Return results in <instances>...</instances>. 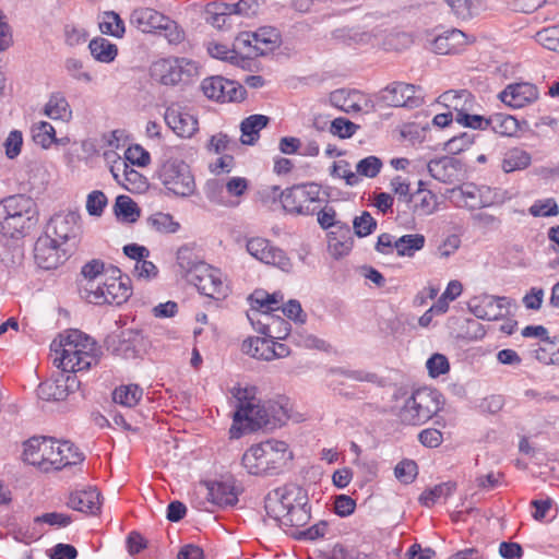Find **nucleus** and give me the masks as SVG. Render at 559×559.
Masks as SVG:
<instances>
[{"label": "nucleus", "mask_w": 559, "mask_h": 559, "mask_svg": "<svg viewBox=\"0 0 559 559\" xmlns=\"http://www.w3.org/2000/svg\"><path fill=\"white\" fill-rule=\"evenodd\" d=\"M55 239L40 236L34 246V259L36 264L44 270H53L66 260V252Z\"/></svg>", "instance_id": "21"}, {"label": "nucleus", "mask_w": 559, "mask_h": 559, "mask_svg": "<svg viewBox=\"0 0 559 559\" xmlns=\"http://www.w3.org/2000/svg\"><path fill=\"white\" fill-rule=\"evenodd\" d=\"M266 514L284 527H301L310 520L308 497L298 485L288 484L267 493L264 501Z\"/></svg>", "instance_id": "3"}, {"label": "nucleus", "mask_w": 559, "mask_h": 559, "mask_svg": "<svg viewBox=\"0 0 559 559\" xmlns=\"http://www.w3.org/2000/svg\"><path fill=\"white\" fill-rule=\"evenodd\" d=\"M248 252L257 260L280 267L281 270H288L290 261L283 250L273 246L267 239L255 237L247 242Z\"/></svg>", "instance_id": "18"}, {"label": "nucleus", "mask_w": 559, "mask_h": 559, "mask_svg": "<svg viewBox=\"0 0 559 559\" xmlns=\"http://www.w3.org/2000/svg\"><path fill=\"white\" fill-rule=\"evenodd\" d=\"M489 128L501 136H514L520 130V123L513 116L499 112L489 117Z\"/></svg>", "instance_id": "38"}, {"label": "nucleus", "mask_w": 559, "mask_h": 559, "mask_svg": "<svg viewBox=\"0 0 559 559\" xmlns=\"http://www.w3.org/2000/svg\"><path fill=\"white\" fill-rule=\"evenodd\" d=\"M456 17L462 20L472 19L478 14L483 0H443Z\"/></svg>", "instance_id": "43"}, {"label": "nucleus", "mask_w": 559, "mask_h": 559, "mask_svg": "<svg viewBox=\"0 0 559 559\" xmlns=\"http://www.w3.org/2000/svg\"><path fill=\"white\" fill-rule=\"evenodd\" d=\"M111 275L98 283H91L84 288V298L94 305H116L126 302L132 295L131 281L122 276L117 269L111 270Z\"/></svg>", "instance_id": "9"}, {"label": "nucleus", "mask_w": 559, "mask_h": 559, "mask_svg": "<svg viewBox=\"0 0 559 559\" xmlns=\"http://www.w3.org/2000/svg\"><path fill=\"white\" fill-rule=\"evenodd\" d=\"M164 187L179 197H189L195 191V181L190 166L182 159L177 147L167 148L157 169Z\"/></svg>", "instance_id": "7"}, {"label": "nucleus", "mask_w": 559, "mask_h": 559, "mask_svg": "<svg viewBox=\"0 0 559 559\" xmlns=\"http://www.w3.org/2000/svg\"><path fill=\"white\" fill-rule=\"evenodd\" d=\"M123 160L132 165L144 167L150 164L151 156L146 150L136 144L127 148Z\"/></svg>", "instance_id": "64"}, {"label": "nucleus", "mask_w": 559, "mask_h": 559, "mask_svg": "<svg viewBox=\"0 0 559 559\" xmlns=\"http://www.w3.org/2000/svg\"><path fill=\"white\" fill-rule=\"evenodd\" d=\"M183 60L160 59L153 63L151 68L152 76L164 85H175L182 80Z\"/></svg>", "instance_id": "29"}, {"label": "nucleus", "mask_w": 559, "mask_h": 559, "mask_svg": "<svg viewBox=\"0 0 559 559\" xmlns=\"http://www.w3.org/2000/svg\"><path fill=\"white\" fill-rule=\"evenodd\" d=\"M382 167V162L377 156H368L358 162L356 166L357 175L369 178L376 177Z\"/></svg>", "instance_id": "63"}, {"label": "nucleus", "mask_w": 559, "mask_h": 559, "mask_svg": "<svg viewBox=\"0 0 559 559\" xmlns=\"http://www.w3.org/2000/svg\"><path fill=\"white\" fill-rule=\"evenodd\" d=\"M147 225L158 233H175L179 224L169 214L155 213L147 218Z\"/></svg>", "instance_id": "53"}, {"label": "nucleus", "mask_w": 559, "mask_h": 559, "mask_svg": "<svg viewBox=\"0 0 559 559\" xmlns=\"http://www.w3.org/2000/svg\"><path fill=\"white\" fill-rule=\"evenodd\" d=\"M81 274L86 281L83 286V293L84 288L87 287L92 282L98 283L108 276L107 272H105V264L100 260H92L84 264L81 270Z\"/></svg>", "instance_id": "49"}, {"label": "nucleus", "mask_w": 559, "mask_h": 559, "mask_svg": "<svg viewBox=\"0 0 559 559\" xmlns=\"http://www.w3.org/2000/svg\"><path fill=\"white\" fill-rule=\"evenodd\" d=\"M532 156L528 152L520 147L508 150L502 158L501 167L506 173L522 170L531 165Z\"/></svg>", "instance_id": "37"}, {"label": "nucleus", "mask_w": 559, "mask_h": 559, "mask_svg": "<svg viewBox=\"0 0 559 559\" xmlns=\"http://www.w3.org/2000/svg\"><path fill=\"white\" fill-rule=\"evenodd\" d=\"M269 123V117L263 115H252L246 118L241 124V142L252 145L259 138V132Z\"/></svg>", "instance_id": "36"}, {"label": "nucleus", "mask_w": 559, "mask_h": 559, "mask_svg": "<svg viewBox=\"0 0 559 559\" xmlns=\"http://www.w3.org/2000/svg\"><path fill=\"white\" fill-rule=\"evenodd\" d=\"M115 213L117 217L129 223L135 222L140 216L136 203L128 195H119L116 199Z\"/></svg>", "instance_id": "46"}, {"label": "nucleus", "mask_w": 559, "mask_h": 559, "mask_svg": "<svg viewBox=\"0 0 559 559\" xmlns=\"http://www.w3.org/2000/svg\"><path fill=\"white\" fill-rule=\"evenodd\" d=\"M535 358L545 365L559 364V336L545 338L535 350Z\"/></svg>", "instance_id": "45"}, {"label": "nucleus", "mask_w": 559, "mask_h": 559, "mask_svg": "<svg viewBox=\"0 0 559 559\" xmlns=\"http://www.w3.org/2000/svg\"><path fill=\"white\" fill-rule=\"evenodd\" d=\"M107 205V197L103 191L94 190L86 198V211L92 216H100Z\"/></svg>", "instance_id": "61"}, {"label": "nucleus", "mask_w": 559, "mask_h": 559, "mask_svg": "<svg viewBox=\"0 0 559 559\" xmlns=\"http://www.w3.org/2000/svg\"><path fill=\"white\" fill-rule=\"evenodd\" d=\"M80 215L75 212L55 214L47 224L45 235L60 245L75 239L80 231Z\"/></svg>", "instance_id": "17"}, {"label": "nucleus", "mask_w": 559, "mask_h": 559, "mask_svg": "<svg viewBox=\"0 0 559 559\" xmlns=\"http://www.w3.org/2000/svg\"><path fill=\"white\" fill-rule=\"evenodd\" d=\"M226 192L229 197L235 198V201H230V205H238L240 199L247 193L249 189V181L243 177H231L225 183Z\"/></svg>", "instance_id": "54"}, {"label": "nucleus", "mask_w": 559, "mask_h": 559, "mask_svg": "<svg viewBox=\"0 0 559 559\" xmlns=\"http://www.w3.org/2000/svg\"><path fill=\"white\" fill-rule=\"evenodd\" d=\"M99 28L103 34L115 37H122L124 34V23L115 12L105 13L103 21L99 23Z\"/></svg>", "instance_id": "51"}, {"label": "nucleus", "mask_w": 559, "mask_h": 559, "mask_svg": "<svg viewBox=\"0 0 559 559\" xmlns=\"http://www.w3.org/2000/svg\"><path fill=\"white\" fill-rule=\"evenodd\" d=\"M80 388V380L72 372L60 371L53 378L41 382L37 395L44 401H62Z\"/></svg>", "instance_id": "14"}, {"label": "nucleus", "mask_w": 559, "mask_h": 559, "mask_svg": "<svg viewBox=\"0 0 559 559\" xmlns=\"http://www.w3.org/2000/svg\"><path fill=\"white\" fill-rule=\"evenodd\" d=\"M44 115L52 120L69 121L72 118V109L67 97L62 93H53L44 106Z\"/></svg>", "instance_id": "33"}, {"label": "nucleus", "mask_w": 559, "mask_h": 559, "mask_svg": "<svg viewBox=\"0 0 559 559\" xmlns=\"http://www.w3.org/2000/svg\"><path fill=\"white\" fill-rule=\"evenodd\" d=\"M177 263L186 273L187 280H189L192 270L203 262L198 260L197 255L190 248L181 247L177 251Z\"/></svg>", "instance_id": "58"}, {"label": "nucleus", "mask_w": 559, "mask_h": 559, "mask_svg": "<svg viewBox=\"0 0 559 559\" xmlns=\"http://www.w3.org/2000/svg\"><path fill=\"white\" fill-rule=\"evenodd\" d=\"M475 141V134L471 132H462L451 138L444 143V151L452 155L461 154L468 150Z\"/></svg>", "instance_id": "50"}, {"label": "nucleus", "mask_w": 559, "mask_h": 559, "mask_svg": "<svg viewBox=\"0 0 559 559\" xmlns=\"http://www.w3.org/2000/svg\"><path fill=\"white\" fill-rule=\"evenodd\" d=\"M381 99L392 107L417 108L424 104L421 88L404 82H393L381 92Z\"/></svg>", "instance_id": "15"}, {"label": "nucleus", "mask_w": 559, "mask_h": 559, "mask_svg": "<svg viewBox=\"0 0 559 559\" xmlns=\"http://www.w3.org/2000/svg\"><path fill=\"white\" fill-rule=\"evenodd\" d=\"M455 490V484L452 481L442 483L436 485L435 487L425 490L420 497L419 501L425 507H432L436 502H438L442 498H447L451 496Z\"/></svg>", "instance_id": "44"}, {"label": "nucleus", "mask_w": 559, "mask_h": 559, "mask_svg": "<svg viewBox=\"0 0 559 559\" xmlns=\"http://www.w3.org/2000/svg\"><path fill=\"white\" fill-rule=\"evenodd\" d=\"M457 160L451 157H442L439 159L430 160L427 165L429 174L437 180L451 183L453 182L459 173Z\"/></svg>", "instance_id": "32"}, {"label": "nucleus", "mask_w": 559, "mask_h": 559, "mask_svg": "<svg viewBox=\"0 0 559 559\" xmlns=\"http://www.w3.org/2000/svg\"><path fill=\"white\" fill-rule=\"evenodd\" d=\"M394 474L401 483L411 484L418 474L417 464L412 460H403L395 466Z\"/></svg>", "instance_id": "60"}, {"label": "nucleus", "mask_w": 559, "mask_h": 559, "mask_svg": "<svg viewBox=\"0 0 559 559\" xmlns=\"http://www.w3.org/2000/svg\"><path fill=\"white\" fill-rule=\"evenodd\" d=\"M426 243V238L421 234H408L397 238L396 254L399 257L412 258L417 251H420Z\"/></svg>", "instance_id": "41"}, {"label": "nucleus", "mask_w": 559, "mask_h": 559, "mask_svg": "<svg viewBox=\"0 0 559 559\" xmlns=\"http://www.w3.org/2000/svg\"><path fill=\"white\" fill-rule=\"evenodd\" d=\"M56 439L48 437H33L24 442V462L36 466L41 472L57 471Z\"/></svg>", "instance_id": "11"}, {"label": "nucleus", "mask_w": 559, "mask_h": 559, "mask_svg": "<svg viewBox=\"0 0 559 559\" xmlns=\"http://www.w3.org/2000/svg\"><path fill=\"white\" fill-rule=\"evenodd\" d=\"M292 459L286 442L271 439L250 447L241 461L249 474L260 476L278 473Z\"/></svg>", "instance_id": "5"}, {"label": "nucleus", "mask_w": 559, "mask_h": 559, "mask_svg": "<svg viewBox=\"0 0 559 559\" xmlns=\"http://www.w3.org/2000/svg\"><path fill=\"white\" fill-rule=\"evenodd\" d=\"M510 302L506 297L483 294L471 299L472 313L483 320H498L508 313Z\"/></svg>", "instance_id": "19"}, {"label": "nucleus", "mask_w": 559, "mask_h": 559, "mask_svg": "<svg viewBox=\"0 0 559 559\" xmlns=\"http://www.w3.org/2000/svg\"><path fill=\"white\" fill-rule=\"evenodd\" d=\"M472 41L462 31L452 28L438 35L431 43V49L438 55L459 53Z\"/></svg>", "instance_id": "23"}, {"label": "nucleus", "mask_w": 559, "mask_h": 559, "mask_svg": "<svg viewBox=\"0 0 559 559\" xmlns=\"http://www.w3.org/2000/svg\"><path fill=\"white\" fill-rule=\"evenodd\" d=\"M209 500L218 507H234L238 502L239 489L233 478L206 483Z\"/></svg>", "instance_id": "24"}, {"label": "nucleus", "mask_w": 559, "mask_h": 559, "mask_svg": "<svg viewBox=\"0 0 559 559\" xmlns=\"http://www.w3.org/2000/svg\"><path fill=\"white\" fill-rule=\"evenodd\" d=\"M33 140L44 148L56 142L55 128L47 121H39L32 127Z\"/></svg>", "instance_id": "47"}, {"label": "nucleus", "mask_w": 559, "mask_h": 559, "mask_svg": "<svg viewBox=\"0 0 559 559\" xmlns=\"http://www.w3.org/2000/svg\"><path fill=\"white\" fill-rule=\"evenodd\" d=\"M63 35L66 44L70 47L84 45L90 36L85 27L74 23L64 25Z\"/></svg>", "instance_id": "52"}, {"label": "nucleus", "mask_w": 559, "mask_h": 559, "mask_svg": "<svg viewBox=\"0 0 559 559\" xmlns=\"http://www.w3.org/2000/svg\"><path fill=\"white\" fill-rule=\"evenodd\" d=\"M536 40L546 49L559 52V25L537 32Z\"/></svg>", "instance_id": "57"}, {"label": "nucleus", "mask_w": 559, "mask_h": 559, "mask_svg": "<svg viewBox=\"0 0 559 559\" xmlns=\"http://www.w3.org/2000/svg\"><path fill=\"white\" fill-rule=\"evenodd\" d=\"M234 50L236 56L241 55L246 58L258 57V50L254 47V34L253 32H241L234 41Z\"/></svg>", "instance_id": "48"}, {"label": "nucleus", "mask_w": 559, "mask_h": 559, "mask_svg": "<svg viewBox=\"0 0 559 559\" xmlns=\"http://www.w3.org/2000/svg\"><path fill=\"white\" fill-rule=\"evenodd\" d=\"M528 213L534 217L557 216L559 207L555 199L548 198L535 201L530 207Z\"/></svg>", "instance_id": "55"}, {"label": "nucleus", "mask_w": 559, "mask_h": 559, "mask_svg": "<svg viewBox=\"0 0 559 559\" xmlns=\"http://www.w3.org/2000/svg\"><path fill=\"white\" fill-rule=\"evenodd\" d=\"M251 391V389L241 388L235 390L234 396L238 401L237 411L234 414L235 424L247 421L251 429H274L286 423L289 416L283 405L272 401L261 404L250 395Z\"/></svg>", "instance_id": "4"}, {"label": "nucleus", "mask_w": 559, "mask_h": 559, "mask_svg": "<svg viewBox=\"0 0 559 559\" xmlns=\"http://www.w3.org/2000/svg\"><path fill=\"white\" fill-rule=\"evenodd\" d=\"M331 104L347 112V114H356L364 109V105H367L366 96L358 91H348V90H336L330 94Z\"/></svg>", "instance_id": "30"}, {"label": "nucleus", "mask_w": 559, "mask_h": 559, "mask_svg": "<svg viewBox=\"0 0 559 559\" xmlns=\"http://www.w3.org/2000/svg\"><path fill=\"white\" fill-rule=\"evenodd\" d=\"M157 34H163L170 45H179L186 39L183 28L169 16H167V22H164Z\"/></svg>", "instance_id": "56"}, {"label": "nucleus", "mask_w": 559, "mask_h": 559, "mask_svg": "<svg viewBox=\"0 0 559 559\" xmlns=\"http://www.w3.org/2000/svg\"><path fill=\"white\" fill-rule=\"evenodd\" d=\"M254 34V47L259 56L273 51L281 44L280 33L272 26H263Z\"/></svg>", "instance_id": "34"}, {"label": "nucleus", "mask_w": 559, "mask_h": 559, "mask_svg": "<svg viewBox=\"0 0 559 559\" xmlns=\"http://www.w3.org/2000/svg\"><path fill=\"white\" fill-rule=\"evenodd\" d=\"M130 22L142 33L157 34L167 22V15L153 8L141 7L132 11Z\"/></svg>", "instance_id": "26"}, {"label": "nucleus", "mask_w": 559, "mask_h": 559, "mask_svg": "<svg viewBox=\"0 0 559 559\" xmlns=\"http://www.w3.org/2000/svg\"><path fill=\"white\" fill-rule=\"evenodd\" d=\"M187 281L206 297L219 300L228 295L229 287L223 278L222 272L206 263H201L192 270Z\"/></svg>", "instance_id": "12"}, {"label": "nucleus", "mask_w": 559, "mask_h": 559, "mask_svg": "<svg viewBox=\"0 0 559 559\" xmlns=\"http://www.w3.org/2000/svg\"><path fill=\"white\" fill-rule=\"evenodd\" d=\"M110 173L115 180L128 191L136 192L146 186L145 177L121 158L115 160L110 167Z\"/></svg>", "instance_id": "27"}, {"label": "nucleus", "mask_w": 559, "mask_h": 559, "mask_svg": "<svg viewBox=\"0 0 559 559\" xmlns=\"http://www.w3.org/2000/svg\"><path fill=\"white\" fill-rule=\"evenodd\" d=\"M439 103L445 106L455 118H461L467 111H474L477 106L474 95L467 90H450L439 96Z\"/></svg>", "instance_id": "28"}, {"label": "nucleus", "mask_w": 559, "mask_h": 559, "mask_svg": "<svg viewBox=\"0 0 559 559\" xmlns=\"http://www.w3.org/2000/svg\"><path fill=\"white\" fill-rule=\"evenodd\" d=\"M490 192V188L477 187L473 183L464 185L457 191H454L459 205L469 210L491 205Z\"/></svg>", "instance_id": "25"}, {"label": "nucleus", "mask_w": 559, "mask_h": 559, "mask_svg": "<svg viewBox=\"0 0 559 559\" xmlns=\"http://www.w3.org/2000/svg\"><path fill=\"white\" fill-rule=\"evenodd\" d=\"M277 334L275 326H272L271 334L267 337H248L242 342L241 350L255 359L272 360L275 358H284L289 355V349L285 344L274 342L273 335Z\"/></svg>", "instance_id": "13"}, {"label": "nucleus", "mask_w": 559, "mask_h": 559, "mask_svg": "<svg viewBox=\"0 0 559 559\" xmlns=\"http://www.w3.org/2000/svg\"><path fill=\"white\" fill-rule=\"evenodd\" d=\"M539 97L538 88L528 82L511 83L499 93V99L508 107L520 109L535 103Z\"/></svg>", "instance_id": "20"}, {"label": "nucleus", "mask_w": 559, "mask_h": 559, "mask_svg": "<svg viewBox=\"0 0 559 559\" xmlns=\"http://www.w3.org/2000/svg\"><path fill=\"white\" fill-rule=\"evenodd\" d=\"M68 74L76 81L90 83L92 75L85 69L83 62L76 58H69L64 63Z\"/></svg>", "instance_id": "62"}, {"label": "nucleus", "mask_w": 559, "mask_h": 559, "mask_svg": "<svg viewBox=\"0 0 559 559\" xmlns=\"http://www.w3.org/2000/svg\"><path fill=\"white\" fill-rule=\"evenodd\" d=\"M442 405L440 392L429 388L418 389L404 401L397 417L403 425L419 426L440 412Z\"/></svg>", "instance_id": "8"}, {"label": "nucleus", "mask_w": 559, "mask_h": 559, "mask_svg": "<svg viewBox=\"0 0 559 559\" xmlns=\"http://www.w3.org/2000/svg\"><path fill=\"white\" fill-rule=\"evenodd\" d=\"M55 449L57 460L61 461V464H57V471L83 461V454L69 441L56 440Z\"/></svg>", "instance_id": "39"}, {"label": "nucleus", "mask_w": 559, "mask_h": 559, "mask_svg": "<svg viewBox=\"0 0 559 559\" xmlns=\"http://www.w3.org/2000/svg\"><path fill=\"white\" fill-rule=\"evenodd\" d=\"M68 504L76 511L95 514L100 509V493L92 487L76 490L70 495Z\"/></svg>", "instance_id": "31"}, {"label": "nucleus", "mask_w": 559, "mask_h": 559, "mask_svg": "<svg viewBox=\"0 0 559 559\" xmlns=\"http://www.w3.org/2000/svg\"><path fill=\"white\" fill-rule=\"evenodd\" d=\"M165 121L181 138H191L198 131V119L179 106L173 105L166 109Z\"/></svg>", "instance_id": "22"}, {"label": "nucleus", "mask_w": 559, "mask_h": 559, "mask_svg": "<svg viewBox=\"0 0 559 559\" xmlns=\"http://www.w3.org/2000/svg\"><path fill=\"white\" fill-rule=\"evenodd\" d=\"M53 365L62 371L75 372L90 369L98 362L96 342L80 330H69L50 346Z\"/></svg>", "instance_id": "2"}, {"label": "nucleus", "mask_w": 559, "mask_h": 559, "mask_svg": "<svg viewBox=\"0 0 559 559\" xmlns=\"http://www.w3.org/2000/svg\"><path fill=\"white\" fill-rule=\"evenodd\" d=\"M88 48L92 56L97 61L104 63L114 61L118 53L117 46L103 37L92 39L88 44Z\"/></svg>", "instance_id": "40"}, {"label": "nucleus", "mask_w": 559, "mask_h": 559, "mask_svg": "<svg viewBox=\"0 0 559 559\" xmlns=\"http://www.w3.org/2000/svg\"><path fill=\"white\" fill-rule=\"evenodd\" d=\"M143 390L136 384L120 385L115 389L112 400L126 407L135 406L142 399Z\"/></svg>", "instance_id": "42"}, {"label": "nucleus", "mask_w": 559, "mask_h": 559, "mask_svg": "<svg viewBox=\"0 0 559 559\" xmlns=\"http://www.w3.org/2000/svg\"><path fill=\"white\" fill-rule=\"evenodd\" d=\"M353 228L358 237H366L373 233L377 228V221L369 212H362L360 216H356L353 221Z\"/></svg>", "instance_id": "59"}, {"label": "nucleus", "mask_w": 559, "mask_h": 559, "mask_svg": "<svg viewBox=\"0 0 559 559\" xmlns=\"http://www.w3.org/2000/svg\"><path fill=\"white\" fill-rule=\"evenodd\" d=\"M413 204V212L419 216H426L432 214L438 206L437 197L429 190H419L415 194L409 197V200H405L404 204Z\"/></svg>", "instance_id": "35"}, {"label": "nucleus", "mask_w": 559, "mask_h": 559, "mask_svg": "<svg viewBox=\"0 0 559 559\" xmlns=\"http://www.w3.org/2000/svg\"><path fill=\"white\" fill-rule=\"evenodd\" d=\"M283 299L280 293L270 295L262 290H255L250 296L251 311L247 316L259 333L269 335L272 326H277V338H282V334L287 335L289 323L273 314V311L281 310L289 319L304 321L300 318L302 316L300 304L297 300H289L283 306Z\"/></svg>", "instance_id": "1"}, {"label": "nucleus", "mask_w": 559, "mask_h": 559, "mask_svg": "<svg viewBox=\"0 0 559 559\" xmlns=\"http://www.w3.org/2000/svg\"><path fill=\"white\" fill-rule=\"evenodd\" d=\"M201 88L209 99L221 103L240 102L246 97V90L242 85L222 76L204 79Z\"/></svg>", "instance_id": "16"}, {"label": "nucleus", "mask_w": 559, "mask_h": 559, "mask_svg": "<svg viewBox=\"0 0 559 559\" xmlns=\"http://www.w3.org/2000/svg\"><path fill=\"white\" fill-rule=\"evenodd\" d=\"M35 201L25 194H14L0 201V229L10 238H19L34 224Z\"/></svg>", "instance_id": "6"}, {"label": "nucleus", "mask_w": 559, "mask_h": 559, "mask_svg": "<svg viewBox=\"0 0 559 559\" xmlns=\"http://www.w3.org/2000/svg\"><path fill=\"white\" fill-rule=\"evenodd\" d=\"M320 187L316 183L298 185L286 189L282 195V206L290 214L311 215L314 203L320 201Z\"/></svg>", "instance_id": "10"}]
</instances>
